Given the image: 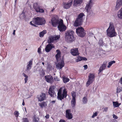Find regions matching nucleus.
I'll return each instance as SVG.
<instances>
[{
  "label": "nucleus",
  "instance_id": "nucleus-1",
  "mask_svg": "<svg viewBox=\"0 0 122 122\" xmlns=\"http://www.w3.org/2000/svg\"><path fill=\"white\" fill-rule=\"evenodd\" d=\"M74 32L72 30L66 31L65 33V41L70 43L74 41L75 39V37L74 36Z\"/></svg>",
  "mask_w": 122,
  "mask_h": 122
},
{
  "label": "nucleus",
  "instance_id": "nucleus-2",
  "mask_svg": "<svg viewBox=\"0 0 122 122\" xmlns=\"http://www.w3.org/2000/svg\"><path fill=\"white\" fill-rule=\"evenodd\" d=\"M33 23L35 24L32 23V21L30 22V24L32 26L35 27H36L35 25H42L45 24L46 20L43 17H34L33 19Z\"/></svg>",
  "mask_w": 122,
  "mask_h": 122
},
{
  "label": "nucleus",
  "instance_id": "nucleus-3",
  "mask_svg": "<svg viewBox=\"0 0 122 122\" xmlns=\"http://www.w3.org/2000/svg\"><path fill=\"white\" fill-rule=\"evenodd\" d=\"M107 36L110 37L115 36L117 35L113 23H110L109 26L107 30Z\"/></svg>",
  "mask_w": 122,
  "mask_h": 122
},
{
  "label": "nucleus",
  "instance_id": "nucleus-4",
  "mask_svg": "<svg viewBox=\"0 0 122 122\" xmlns=\"http://www.w3.org/2000/svg\"><path fill=\"white\" fill-rule=\"evenodd\" d=\"M67 95V92L65 88L63 89V92L61 88L59 89L57 93V98L59 100H61L66 98Z\"/></svg>",
  "mask_w": 122,
  "mask_h": 122
},
{
  "label": "nucleus",
  "instance_id": "nucleus-5",
  "mask_svg": "<svg viewBox=\"0 0 122 122\" xmlns=\"http://www.w3.org/2000/svg\"><path fill=\"white\" fill-rule=\"evenodd\" d=\"M84 15L83 13H81L78 15V18L76 19L74 23V26H77L81 25L82 21V18Z\"/></svg>",
  "mask_w": 122,
  "mask_h": 122
},
{
  "label": "nucleus",
  "instance_id": "nucleus-6",
  "mask_svg": "<svg viewBox=\"0 0 122 122\" xmlns=\"http://www.w3.org/2000/svg\"><path fill=\"white\" fill-rule=\"evenodd\" d=\"M76 32L78 36L81 37H84L86 34L84 28L81 27L76 29Z\"/></svg>",
  "mask_w": 122,
  "mask_h": 122
},
{
  "label": "nucleus",
  "instance_id": "nucleus-7",
  "mask_svg": "<svg viewBox=\"0 0 122 122\" xmlns=\"http://www.w3.org/2000/svg\"><path fill=\"white\" fill-rule=\"evenodd\" d=\"M57 28L61 32H63L66 30V27L64 25L63 20L61 19L60 21Z\"/></svg>",
  "mask_w": 122,
  "mask_h": 122
},
{
  "label": "nucleus",
  "instance_id": "nucleus-8",
  "mask_svg": "<svg viewBox=\"0 0 122 122\" xmlns=\"http://www.w3.org/2000/svg\"><path fill=\"white\" fill-rule=\"evenodd\" d=\"M95 75L94 73H90L88 76V79L86 83V86L87 87L95 80Z\"/></svg>",
  "mask_w": 122,
  "mask_h": 122
},
{
  "label": "nucleus",
  "instance_id": "nucleus-9",
  "mask_svg": "<svg viewBox=\"0 0 122 122\" xmlns=\"http://www.w3.org/2000/svg\"><path fill=\"white\" fill-rule=\"evenodd\" d=\"M33 7L37 12L42 13L44 12V10L42 9H41L40 6L37 3H34Z\"/></svg>",
  "mask_w": 122,
  "mask_h": 122
},
{
  "label": "nucleus",
  "instance_id": "nucleus-10",
  "mask_svg": "<svg viewBox=\"0 0 122 122\" xmlns=\"http://www.w3.org/2000/svg\"><path fill=\"white\" fill-rule=\"evenodd\" d=\"M54 86H51L50 87L48 93L50 96L53 97H55V96H56V94L54 91Z\"/></svg>",
  "mask_w": 122,
  "mask_h": 122
},
{
  "label": "nucleus",
  "instance_id": "nucleus-11",
  "mask_svg": "<svg viewBox=\"0 0 122 122\" xmlns=\"http://www.w3.org/2000/svg\"><path fill=\"white\" fill-rule=\"evenodd\" d=\"M71 110L68 109L66 111V117L68 119H71L73 117L72 114L71 112Z\"/></svg>",
  "mask_w": 122,
  "mask_h": 122
},
{
  "label": "nucleus",
  "instance_id": "nucleus-12",
  "mask_svg": "<svg viewBox=\"0 0 122 122\" xmlns=\"http://www.w3.org/2000/svg\"><path fill=\"white\" fill-rule=\"evenodd\" d=\"M72 0H69V2H63V7L66 9L69 8L72 4Z\"/></svg>",
  "mask_w": 122,
  "mask_h": 122
},
{
  "label": "nucleus",
  "instance_id": "nucleus-13",
  "mask_svg": "<svg viewBox=\"0 0 122 122\" xmlns=\"http://www.w3.org/2000/svg\"><path fill=\"white\" fill-rule=\"evenodd\" d=\"M51 22L53 26L56 27L59 24L60 21H59L58 19L53 17L52 18Z\"/></svg>",
  "mask_w": 122,
  "mask_h": 122
},
{
  "label": "nucleus",
  "instance_id": "nucleus-14",
  "mask_svg": "<svg viewBox=\"0 0 122 122\" xmlns=\"http://www.w3.org/2000/svg\"><path fill=\"white\" fill-rule=\"evenodd\" d=\"M93 0H90L86 5L85 9L87 12H89L91 9L92 7L93 4Z\"/></svg>",
  "mask_w": 122,
  "mask_h": 122
},
{
  "label": "nucleus",
  "instance_id": "nucleus-15",
  "mask_svg": "<svg viewBox=\"0 0 122 122\" xmlns=\"http://www.w3.org/2000/svg\"><path fill=\"white\" fill-rule=\"evenodd\" d=\"M46 81L48 83H52L53 81V77L51 75H47L45 77Z\"/></svg>",
  "mask_w": 122,
  "mask_h": 122
},
{
  "label": "nucleus",
  "instance_id": "nucleus-16",
  "mask_svg": "<svg viewBox=\"0 0 122 122\" xmlns=\"http://www.w3.org/2000/svg\"><path fill=\"white\" fill-rule=\"evenodd\" d=\"M37 98L39 101L41 102L45 99L46 95L45 93H41L40 95L37 96Z\"/></svg>",
  "mask_w": 122,
  "mask_h": 122
},
{
  "label": "nucleus",
  "instance_id": "nucleus-17",
  "mask_svg": "<svg viewBox=\"0 0 122 122\" xmlns=\"http://www.w3.org/2000/svg\"><path fill=\"white\" fill-rule=\"evenodd\" d=\"M56 65L57 67H58L60 69H61L64 66V61L62 60H60Z\"/></svg>",
  "mask_w": 122,
  "mask_h": 122
},
{
  "label": "nucleus",
  "instance_id": "nucleus-18",
  "mask_svg": "<svg viewBox=\"0 0 122 122\" xmlns=\"http://www.w3.org/2000/svg\"><path fill=\"white\" fill-rule=\"evenodd\" d=\"M54 48V47L53 44L49 43L46 46L45 49V51L46 52H48L52 49Z\"/></svg>",
  "mask_w": 122,
  "mask_h": 122
},
{
  "label": "nucleus",
  "instance_id": "nucleus-19",
  "mask_svg": "<svg viewBox=\"0 0 122 122\" xmlns=\"http://www.w3.org/2000/svg\"><path fill=\"white\" fill-rule=\"evenodd\" d=\"M71 54L74 56H76L79 54L77 48L71 49Z\"/></svg>",
  "mask_w": 122,
  "mask_h": 122
},
{
  "label": "nucleus",
  "instance_id": "nucleus-20",
  "mask_svg": "<svg viewBox=\"0 0 122 122\" xmlns=\"http://www.w3.org/2000/svg\"><path fill=\"white\" fill-rule=\"evenodd\" d=\"M122 6V0H117L116 2V5L115 9L117 10Z\"/></svg>",
  "mask_w": 122,
  "mask_h": 122
},
{
  "label": "nucleus",
  "instance_id": "nucleus-21",
  "mask_svg": "<svg viewBox=\"0 0 122 122\" xmlns=\"http://www.w3.org/2000/svg\"><path fill=\"white\" fill-rule=\"evenodd\" d=\"M33 60V59H32L29 62V64L27 65V68L26 69V70L29 71L31 69V67H32V65Z\"/></svg>",
  "mask_w": 122,
  "mask_h": 122
},
{
  "label": "nucleus",
  "instance_id": "nucleus-22",
  "mask_svg": "<svg viewBox=\"0 0 122 122\" xmlns=\"http://www.w3.org/2000/svg\"><path fill=\"white\" fill-rule=\"evenodd\" d=\"M106 67V65L105 63H103L102 65L100 67L99 69L98 70L99 72L98 73H100L103 70H105Z\"/></svg>",
  "mask_w": 122,
  "mask_h": 122
},
{
  "label": "nucleus",
  "instance_id": "nucleus-23",
  "mask_svg": "<svg viewBox=\"0 0 122 122\" xmlns=\"http://www.w3.org/2000/svg\"><path fill=\"white\" fill-rule=\"evenodd\" d=\"M82 2V0H74V6H76L77 5H80Z\"/></svg>",
  "mask_w": 122,
  "mask_h": 122
},
{
  "label": "nucleus",
  "instance_id": "nucleus-24",
  "mask_svg": "<svg viewBox=\"0 0 122 122\" xmlns=\"http://www.w3.org/2000/svg\"><path fill=\"white\" fill-rule=\"evenodd\" d=\"M56 52L57 53V54L56 55V57L57 61H58V59L61 56V52L59 49L57 50H56Z\"/></svg>",
  "mask_w": 122,
  "mask_h": 122
},
{
  "label": "nucleus",
  "instance_id": "nucleus-25",
  "mask_svg": "<svg viewBox=\"0 0 122 122\" xmlns=\"http://www.w3.org/2000/svg\"><path fill=\"white\" fill-rule=\"evenodd\" d=\"M117 15L119 19H122V7L118 12Z\"/></svg>",
  "mask_w": 122,
  "mask_h": 122
},
{
  "label": "nucleus",
  "instance_id": "nucleus-26",
  "mask_svg": "<svg viewBox=\"0 0 122 122\" xmlns=\"http://www.w3.org/2000/svg\"><path fill=\"white\" fill-rule=\"evenodd\" d=\"M114 107H117L120 105L121 103H119L117 102H113Z\"/></svg>",
  "mask_w": 122,
  "mask_h": 122
},
{
  "label": "nucleus",
  "instance_id": "nucleus-27",
  "mask_svg": "<svg viewBox=\"0 0 122 122\" xmlns=\"http://www.w3.org/2000/svg\"><path fill=\"white\" fill-rule=\"evenodd\" d=\"M39 106L41 108H42L44 107H46L47 106V103L46 102H43L39 104Z\"/></svg>",
  "mask_w": 122,
  "mask_h": 122
},
{
  "label": "nucleus",
  "instance_id": "nucleus-28",
  "mask_svg": "<svg viewBox=\"0 0 122 122\" xmlns=\"http://www.w3.org/2000/svg\"><path fill=\"white\" fill-rule=\"evenodd\" d=\"M76 99H72L71 101V106L72 107H75L76 104Z\"/></svg>",
  "mask_w": 122,
  "mask_h": 122
},
{
  "label": "nucleus",
  "instance_id": "nucleus-29",
  "mask_svg": "<svg viewBox=\"0 0 122 122\" xmlns=\"http://www.w3.org/2000/svg\"><path fill=\"white\" fill-rule=\"evenodd\" d=\"M46 33V30H43L39 33V36L41 37H43L44 35Z\"/></svg>",
  "mask_w": 122,
  "mask_h": 122
},
{
  "label": "nucleus",
  "instance_id": "nucleus-30",
  "mask_svg": "<svg viewBox=\"0 0 122 122\" xmlns=\"http://www.w3.org/2000/svg\"><path fill=\"white\" fill-rule=\"evenodd\" d=\"M98 44L100 46H102L104 45V43L103 41V39L102 38H100Z\"/></svg>",
  "mask_w": 122,
  "mask_h": 122
},
{
  "label": "nucleus",
  "instance_id": "nucleus-31",
  "mask_svg": "<svg viewBox=\"0 0 122 122\" xmlns=\"http://www.w3.org/2000/svg\"><path fill=\"white\" fill-rule=\"evenodd\" d=\"M54 40H55L54 38V37L53 36H51L50 37L49 39V40H48V43H50L53 42Z\"/></svg>",
  "mask_w": 122,
  "mask_h": 122
},
{
  "label": "nucleus",
  "instance_id": "nucleus-32",
  "mask_svg": "<svg viewBox=\"0 0 122 122\" xmlns=\"http://www.w3.org/2000/svg\"><path fill=\"white\" fill-rule=\"evenodd\" d=\"M63 82L65 83H66L67 82H68L69 81V79L65 77H63Z\"/></svg>",
  "mask_w": 122,
  "mask_h": 122
},
{
  "label": "nucleus",
  "instance_id": "nucleus-33",
  "mask_svg": "<svg viewBox=\"0 0 122 122\" xmlns=\"http://www.w3.org/2000/svg\"><path fill=\"white\" fill-rule=\"evenodd\" d=\"M23 75L25 77L24 78V80L25 83H26L28 80V76L24 73H23Z\"/></svg>",
  "mask_w": 122,
  "mask_h": 122
},
{
  "label": "nucleus",
  "instance_id": "nucleus-34",
  "mask_svg": "<svg viewBox=\"0 0 122 122\" xmlns=\"http://www.w3.org/2000/svg\"><path fill=\"white\" fill-rule=\"evenodd\" d=\"M115 63V61H113L110 62L108 63V65L107 66V67L110 68L113 64L114 63Z\"/></svg>",
  "mask_w": 122,
  "mask_h": 122
},
{
  "label": "nucleus",
  "instance_id": "nucleus-35",
  "mask_svg": "<svg viewBox=\"0 0 122 122\" xmlns=\"http://www.w3.org/2000/svg\"><path fill=\"white\" fill-rule=\"evenodd\" d=\"M71 96L72 97V99H76V93L74 91H72L71 93Z\"/></svg>",
  "mask_w": 122,
  "mask_h": 122
},
{
  "label": "nucleus",
  "instance_id": "nucleus-36",
  "mask_svg": "<svg viewBox=\"0 0 122 122\" xmlns=\"http://www.w3.org/2000/svg\"><path fill=\"white\" fill-rule=\"evenodd\" d=\"M87 101V99L86 97H84L83 98V102L84 103H86Z\"/></svg>",
  "mask_w": 122,
  "mask_h": 122
},
{
  "label": "nucleus",
  "instance_id": "nucleus-37",
  "mask_svg": "<svg viewBox=\"0 0 122 122\" xmlns=\"http://www.w3.org/2000/svg\"><path fill=\"white\" fill-rule=\"evenodd\" d=\"M53 36L54 37V38L55 40H58L60 38V36Z\"/></svg>",
  "mask_w": 122,
  "mask_h": 122
},
{
  "label": "nucleus",
  "instance_id": "nucleus-38",
  "mask_svg": "<svg viewBox=\"0 0 122 122\" xmlns=\"http://www.w3.org/2000/svg\"><path fill=\"white\" fill-rule=\"evenodd\" d=\"M14 115L16 116V117H18V115L19 114V113L17 111H15L14 112Z\"/></svg>",
  "mask_w": 122,
  "mask_h": 122
},
{
  "label": "nucleus",
  "instance_id": "nucleus-39",
  "mask_svg": "<svg viewBox=\"0 0 122 122\" xmlns=\"http://www.w3.org/2000/svg\"><path fill=\"white\" fill-rule=\"evenodd\" d=\"M97 112H96L95 113H94L92 116V118H94L95 117L97 116Z\"/></svg>",
  "mask_w": 122,
  "mask_h": 122
},
{
  "label": "nucleus",
  "instance_id": "nucleus-40",
  "mask_svg": "<svg viewBox=\"0 0 122 122\" xmlns=\"http://www.w3.org/2000/svg\"><path fill=\"white\" fill-rule=\"evenodd\" d=\"M23 122H29L28 119L27 118H23Z\"/></svg>",
  "mask_w": 122,
  "mask_h": 122
},
{
  "label": "nucleus",
  "instance_id": "nucleus-41",
  "mask_svg": "<svg viewBox=\"0 0 122 122\" xmlns=\"http://www.w3.org/2000/svg\"><path fill=\"white\" fill-rule=\"evenodd\" d=\"M33 122H39L37 120V118L34 117Z\"/></svg>",
  "mask_w": 122,
  "mask_h": 122
},
{
  "label": "nucleus",
  "instance_id": "nucleus-42",
  "mask_svg": "<svg viewBox=\"0 0 122 122\" xmlns=\"http://www.w3.org/2000/svg\"><path fill=\"white\" fill-rule=\"evenodd\" d=\"M82 57H79L77 59V60L78 61H80L82 60Z\"/></svg>",
  "mask_w": 122,
  "mask_h": 122
},
{
  "label": "nucleus",
  "instance_id": "nucleus-43",
  "mask_svg": "<svg viewBox=\"0 0 122 122\" xmlns=\"http://www.w3.org/2000/svg\"><path fill=\"white\" fill-rule=\"evenodd\" d=\"M122 90L120 88H117V93L120 92L122 91Z\"/></svg>",
  "mask_w": 122,
  "mask_h": 122
},
{
  "label": "nucleus",
  "instance_id": "nucleus-44",
  "mask_svg": "<svg viewBox=\"0 0 122 122\" xmlns=\"http://www.w3.org/2000/svg\"><path fill=\"white\" fill-rule=\"evenodd\" d=\"M113 118L115 119H117L118 118L117 117L116 115L114 114H113L112 115Z\"/></svg>",
  "mask_w": 122,
  "mask_h": 122
},
{
  "label": "nucleus",
  "instance_id": "nucleus-45",
  "mask_svg": "<svg viewBox=\"0 0 122 122\" xmlns=\"http://www.w3.org/2000/svg\"><path fill=\"white\" fill-rule=\"evenodd\" d=\"M41 49L40 47L38 48V52L39 54H41Z\"/></svg>",
  "mask_w": 122,
  "mask_h": 122
},
{
  "label": "nucleus",
  "instance_id": "nucleus-46",
  "mask_svg": "<svg viewBox=\"0 0 122 122\" xmlns=\"http://www.w3.org/2000/svg\"><path fill=\"white\" fill-rule=\"evenodd\" d=\"M83 67H84V69L86 70L88 68V66L87 65H84Z\"/></svg>",
  "mask_w": 122,
  "mask_h": 122
},
{
  "label": "nucleus",
  "instance_id": "nucleus-47",
  "mask_svg": "<svg viewBox=\"0 0 122 122\" xmlns=\"http://www.w3.org/2000/svg\"><path fill=\"white\" fill-rule=\"evenodd\" d=\"M87 60V59L85 57H82V60H83L84 61H86Z\"/></svg>",
  "mask_w": 122,
  "mask_h": 122
},
{
  "label": "nucleus",
  "instance_id": "nucleus-48",
  "mask_svg": "<svg viewBox=\"0 0 122 122\" xmlns=\"http://www.w3.org/2000/svg\"><path fill=\"white\" fill-rule=\"evenodd\" d=\"M49 117V114H47L45 116V117L47 119H48Z\"/></svg>",
  "mask_w": 122,
  "mask_h": 122
},
{
  "label": "nucleus",
  "instance_id": "nucleus-49",
  "mask_svg": "<svg viewBox=\"0 0 122 122\" xmlns=\"http://www.w3.org/2000/svg\"><path fill=\"white\" fill-rule=\"evenodd\" d=\"M59 122H66V121L64 120L61 119L59 121Z\"/></svg>",
  "mask_w": 122,
  "mask_h": 122
},
{
  "label": "nucleus",
  "instance_id": "nucleus-50",
  "mask_svg": "<svg viewBox=\"0 0 122 122\" xmlns=\"http://www.w3.org/2000/svg\"><path fill=\"white\" fill-rule=\"evenodd\" d=\"M104 110L105 111H107V108H106L104 109Z\"/></svg>",
  "mask_w": 122,
  "mask_h": 122
},
{
  "label": "nucleus",
  "instance_id": "nucleus-51",
  "mask_svg": "<svg viewBox=\"0 0 122 122\" xmlns=\"http://www.w3.org/2000/svg\"><path fill=\"white\" fill-rule=\"evenodd\" d=\"M22 105H23V106H24L25 105V103L24 102V100H23V102H22Z\"/></svg>",
  "mask_w": 122,
  "mask_h": 122
},
{
  "label": "nucleus",
  "instance_id": "nucleus-52",
  "mask_svg": "<svg viewBox=\"0 0 122 122\" xmlns=\"http://www.w3.org/2000/svg\"><path fill=\"white\" fill-rule=\"evenodd\" d=\"M15 30H14L13 33V35H15Z\"/></svg>",
  "mask_w": 122,
  "mask_h": 122
},
{
  "label": "nucleus",
  "instance_id": "nucleus-53",
  "mask_svg": "<svg viewBox=\"0 0 122 122\" xmlns=\"http://www.w3.org/2000/svg\"><path fill=\"white\" fill-rule=\"evenodd\" d=\"M56 102V101H55V100H53V101H52V102H51L52 103H54L55 102Z\"/></svg>",
  "mask_w": 122,
  "mask_h": 122
},
{
  "label": "nucleus",
  "instance_id": "nucleus-54",
  "mask_svg": "<svg viewBox=\"0 0 122 122\" xmlns=\"http://www.w3.org/2000/svg\"><path fill=\"white\" fill-rule=\"evenodd\" d=\"M42 64L43 65H44V64H45L44 63V62H42Z\"/></svg>",
  "mask_w": 122,
  "mask_h": 122
},
{
  "label": "nucleus",
  "instance_id": "nucleus-55",
  "mask_svg": "<svg viewBox=\"0 0 122 122\" xmlns=\"http://www.w3.org/2000/svg\"><path fill=\"white\" fill-rule=\"evenodd\" d=\"M17 0H15V2H16L17 1Z\"/></svg>",
  "mask_w": 122,
  "mask_h": 122
},
{
  "label": "nucleus",
  "instance_id": "nucleus-56",
  "mask_svg": "<svg viewBox=\"0 0 122 122\" xmlns=\"http://www.w3.org/2000/svg\"><path fill=\"white\" fill-rule=\"evenodd\" d=\"M54 10V9H53L52 10H51V11H53Z\"/></svg>",
  "mask_w": 122,
  "mask_h": 122
},
{
  "label": "nucleus",
  "instance_id": "nucleus-57",
  "mask_svg": "<svg viewBox=\"0 0 122 122\" xmlns=\"http://www.w3.org/2000/svg\"><path fill=\"white\" fill-rule=\"evenodd\" d=\"M1 15V13H0V15Z\"/></svg>",
  "mask_w": 122,
  "mask_h": 122
},
{
  "label": "nucleus",
  "instance_id": "nucleus-58",
  "mask_svg": "<svg viewBox=\"0 0 122 122\" xmlns=\"http://www.w3.org/2000/svg\"><path fill=\"white\" fill-rule=\"evenodd\" d=\"M27 50V49H26V50Z\"/></svg>",
  "mask_w": 122,
  "mask_h": 122
}]
</instances>
